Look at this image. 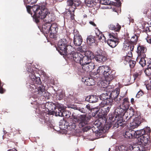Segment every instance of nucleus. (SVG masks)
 Returning <instances> with one entry per match:
<instances>
[{"label": "nucleus", "mask_w": 151, "mask_h": 151, "mask_svg": "<svg viewBox=\"0 0 151 151\" xmlns=\"http://www.w3.org/2000/svg\"><path fill=\"white\" fill-rule=\"evenodd\" d=\"M27 72L29 74L30 81H32L33 83L29 85V87H28L31 91L34 90V92L35 95H37V97L45 96V93H46L45 87L40 85L42 82L39 77L40 75L37 71L31 69L30 67L28 68Z\"/></svg>", "instance_id": "obj_1"}, {"label": "nucleus", "mask_w": 151, "mask_h": 151, "mask_svg": "<svg viewBox=\"0 0 151 151\" xmlns=\"http://www.w3.org/2000/svg\"><path fill=\"white\" fill-rule=\"evenodd\" d=\"M125 109L124 107H119L115 110L114 114H109V120L110 122L109 125H108V129L112 126L113 128L116 127L117 128L119 126L123 127L124 125L122 123L123 119L125 118L127 121L132 118L131 116L129 117L125 115V112L127 109ZM125 120V119L124 121Z\"/></svg>", "instance_id": "obj_2"}, {"label": "nucleus", "mask_w": 151, "mask_h": 151, "mask_svg": "<svg viewBox=\"0 0 151 151\" xmlns=\"http://www.w3.org/2000/svg\"><path fill=\"white\" fill-rule=\"evenodd\" d=\"M47 5L46 2H43L39 5L33 7L32 9L34 12L33 17L35 18L37 23L39 22L40 19H45L46 23H50L53 21L52 16L46 8Z\"/></svg>", "instance_id": "obj_3"}, {"label": "nucleus", "mask_w": 151, "mask_h": 151, "mask_svg": "<svg viewBox=\"0 0 151 151\" xmlns=\"http://www.w3.org/2000/svg\"><path fill=\"white\" fill-rule=\"evenodd\" d=\"M48 112H45L41 110L40 108L36 109V113L38 114L40 117V120L42 122H44L45 123L47 124L50 121L49 116L51 115H55L56 116V111L57 113L62 111L63 108L62 107V105L58 103H49L45 105Z\"/></svg>", "instance_id": "obj_4"}, {"label": "nucleus", "mask_w": 151, "mask_h": 151, "mask_svg": "<svg viewBox=\"0 0 151 151\" xmlns=\"http://www.w3.org/2000/svg\"><path fill=\"white\" fill-rule=\"evenodd\" d=\"M101 76H104L105 78V80L103 81L102 85L106 87L110 84V82L113 79L115 75L112 73L110 67L107 65H102L99 66L97 70Z\"/></svg>", "instance_id": "obj_5"}, {"label": "nucleus", "mask_w": 151, "mask_h": 151, "mask_svg": "<svg viewBox=\"0 0 151 151\" xmlns=\"http://www.w3.org/2000/svg\"><path fill=\"white\" fill-rule=\"evenodd\" d=\"M72 119L75 122H77L78 123V125L79 127L81 128L84 127L87 124L90 118L86 117L85 115H81L78 117L75 113H73L72 115Z\"/></svg>", "instance_id": "obj_6"}, {"label": "nucleus", "mask_w": 151, "mask_h": 151, "mask_svg": "<svg viewBox=\"0 0 151 151\" xmlns=\"http://www.w3.org/2000/svg\"><path fill=\"white\" fill-rule=\"evenodd\" d=\"M95 58L98 62L103 63L107 60V55L105 52L99 48L95 52Z\"/></svg>", "instance_id": "obj_7"}, {"label": "nucleus", "mask_w": 151, "mask_h": 151, "mask_svg": "<svg viewBox=\"0 0 151 151\" xmlns=\"http://www.w3.org/2000/svg\"><path fill=\"white\" fill-rule=\"evenodd\" d=\"M110 92H107L102 93L100 97V98L102 101L101 104H103L112 105V100L110 98Z\"/></svg>", "instance_id": "obj_8"}, {"label": "nucleus", "mask_w": 151, "mask_h": 151, "mask_svg": "<svg viewBox=\"0 0 151 151\" xmlns=\"http://www.w3.org/2000/svg\"><path fill=\"white\" fill-rule=\"evenodd\" d=\"M58 29V25L56 23H50L49 32L50 37L55 39Z\"/></svg>", "instance_id": "obj_9"}, {"label": "nucleus", "mask_w": 151, "mask_h": 151, "mask_svg": "<svg viewBox=\"0 0 151 151\" xmlns=\"http://www.w3.org/2000/svg\"><path fill=\"white\" fill-rule=\"evenodd\" d=\"M74 49L71 45H68L62 51H61L60 54L61 55L66 56L68 58H70V56L73 53L75 52L74 51Z\"/></svg>", "instance_id": "obj_10"}, {"label": "nucleus", "mask_w": 151, "mask_h": 151, "mask_svg": "<svg viewBox=\"0 0 151 151\" xmlns=\"http://www.w3.org/2000/svg\"><path fill=\"white\" fill-rule=\"evenodd\" d=\"M68 45V42L66 39H61L59 40L58 43V47L56 48V49L60 53L61 51H62Z\"/></svg>", "instance_id": "obj_11"}, {"label": "nucleus", "mask_w": 151, "mask_h": 151, "mask_svg": "<svg viewBox=\"0 0 151 151\" xmlns=\"http://www.w3.org/2000/svg\"><path fill=\"white\" fill-rule=\"evenodd\" d=\"M101 108L100 109L99 113L103 116L106 115L109 111L111 106L110 104H101L100 105Z\"/></svg>", "instance_id": "obj_12"}, {"label": "nucleus", "mask_w": 151, "mask_h": 151, "mask_svg": "<svg viewBox=\"0 0 151 151\" xmlns=\"http://www.w3.org/2000/svg\"><path fill=\"white\" fill-rule=\"evenodd\" d=\"M83 57V55L81 53L77 52L73 53L70 56V59H73L74 61L78 63H80L82 58Z\"/></svg>", "instance_id": "obj_13"}, {"label": "nucleus", "mask_w": 151, "mask_h": 151, "mask_svg": "<svg viewBox=\"0 0 151 151\" xmlns=\"http://www.w3.org/2000/svg\"><path fill=\"white\" fill-rule=\"evenodd\" d=\"M67 4L68 6H70L69 9H76L77 6H78L80 4L79 0H68Z\"/></svg>", "instance_id": "obj_14"}, {"label": "nucleus", "mask_w": 151, "mask_h": 151, "mask_svg": "<svg viewBox=\"0 0 151 151\" xmlns=\"http://www.w3.org/2000/svg\"><path fill=\"white\" fill-rule=\"evenodd\" d=\"M147 49L146 47L142 45H139L137 47V52L138 54V56H141L143 57L146 55L145 53L147 51Z\"/></svg>", "instance_id": "obj_15"}, {"label": "nucleus", "mask_w": 151, "mask_h": 151, "mask_svg": "<svg viewBox=\"0 0 151 151\" xmlns=\"http://www.w3.org/2000/svg\"><path fill=\"white\" fill-rule=\"evenodd\" d=\"M95 65L93 63L91 62L85 64L82 66V68L83 70L86 72H90L94 68Z\"/></svg>", "instance_id": "obj_16"}, {"label": "nucleus", "mask_w": 151, "mask_h": 151, "mask_svg": "<svg viewBox=\"0 0 151 151\" xmlns=\"http://www.w3.org/2000/svg\"><path fill=\"white\" fill-rule=\"evenodd\" d=\"M124 47L126 50L133 51L134 48V44L131 42L129 40H126L124 43Z\"/></svg>", "instance_id": "obj_17"}, {"label": "nucleus", "mask_w": 151, "mask_h": 151, "mask_svg": "<svg viewBox=\"0 0 151 151\" xmlns=\"http://www.w3.org/2000/svg\"><path fill=\"white\" fill-rule=\"evenodd\" d=\"M83 42L81 36L79 35H74L73 39V43L76 46H80Z\"/></svg>", "instance_id": "obj_18"}, {"label": "nucleus", "mask_w": 151, "mask_h": 151, "mask_svg": "<svg viewBox=\"0 0 151 151\" xmlns=\"http://www.w3.org/2000/svg\"><path fill=\"white\" fill-rule=\"evenodd\" d=\"M82 81L87 86H91L95 84V81L92 78L85 77L82 79Z\"/></svg>", "instance_id": "obj_19"}, {"label": "nucleus", "mask_w": 151, "mask_h": 151, "mask_svg": "<svg viewBox=\"0 0 151 151\" xmlns=\"http://www.w3.org/2000/svg\"><path fill=\"white\" fill-rule=\"evenodd\" d=\"M135 133L134 131L132 130H128L124 132L123 134V136L127 139L133 138Z\"/></svg>", "instance_id": "obj_20"}, {"label": "nucleus", "mask_w": 151, "mask_h": 151, "mask_svg": "<svg viewBox=\"0 0 151 151\" xmlns=\"http://www.w3.org/2000/svg\"><path fill=\"white\" fill-rule=\"evenodd\" d=\"M140 119L139 117L135 118L133 122L130 123V126L132 129L137 127L141 124Z\"/></svg>", "instance_id": "obj_21"}, {"label": "nucleus", "mask_w": 151, "mask_h": 151, "mask_svg": "<svg viewBox=\"0 0 151 151\" xmlns=\"http://www.w3.org/2000/svg\"><path fill=\"white\" fill-rule=\"evenodd\" d=\"M120 89L119 88H116L111 92H110V98L112 99V102L113 100L116 97H119L120 93Z\"/></svg>", "instance_id": "obj_22"}, {"label": "nucleus", "mask_w": 151, "mask_h": 151, "mask_svg": "<svg viewBox=\"0 0 151 151\" xmlns=\"http://www.w3.org/2000/svg\"><path fill=\"white\" fill-rule=\"evenodd\" d=\"M98 97L96 95L88 96L86 98V101L91 103H94L97 101Z\"/></svg>", "instance_id": "obj_23"}, {"label": "nucleus", "mask_w": 151, "mask_h": 151, "mask_svg": "<svg viewBox=\"0 0 151 151\" xmlns=\"http://www.w3.org/2000/svg\"><path fill=\"white\" fill-rule=\"evenodd\" d=\"M59 112L57 113L56 112V116H63L68 118L70 116L71 114V113L70 111H65L64 109Z\"/></svg>", "instance_id": "obj_24"}, {"label": "nucleus", "mask_w": 151, "mask_h": 151, "mask_svg": "<svg viewBox=\"0 0 151 151\" xmlns=\"http://www.w3.org/2000/svg\"><path fill=\"white\" fill-rule=\"evenodd\" d=\"M109 28L111 30L119 32L121 28V27L118 23H116L115 25L113 24H110L109 25Z\"/></svg>", "instance_id": "obj_25"}, {"label": "nucleus", "mask_w": 151, "mask_h": 151, "mask_svg": "<svg viewBox=\"0 0 151 151\" xmlns=\"http://www.w3.org/2000/svg\"><path fill=\"white\" fill-rule=\"evenodd\" d=\"M50 24V23L46 22L44 24L42 25V28L41 30V31L45 34H47L49 33Z\"/></svg>", "instance_id": "obj_26"}, {"label": "nucleus", "mask_w": 151, "mask_h": 151, "mask_svg": "<svg viewBox=\"0 0 151 151\" xmlns=\"http://www.w3.org/2000/svg\"><path fill=\"white\" fill-rule=\"evenodd\" d=\"M146 55L143 57L142 56H137L136 59V60L137 62H138L141 65L142 67H144L146 65V60L145 58H146Z\"/></svg>", "instance_id": "obj_27"}, {"label": "nucleus", "mask_w": 151, "mask_h": 151, "mask_svg": "<svg viewBox=\"0 0 151 151\" xmlns=\"http://www.w3.org/2000/svg\"><path fill=\"white\" fill-rule=\"evenodd\" d=\"M122 103V107H124L125 109H128L130 104L128 97L123 98Z\"/></svg>", "instance_id": "obj_28"}, {"label": "nucleus", "mask_w": 151, "mask_h": 151, "mask_svg": "<svg viewBox=\"0 0 151 151\" xmlns=\"http://www.w3.org/2000/svg\"><path fill=\"white\" fill-rule=\"evenodd\" d=\"M134 137L138 138V139H139L141 136L144 135L146 133L145 130L143 129L134 131Z\"/></svg>", "instance_id": "obj_29"}, {"label": "nucleus", "mask_w": 151, "mask_h": 151, "mask_svg": "<svg viewBox=\"0 0 151 151\" xmlns=\"http://www.w3.org/2000/svg\"><path fill=\"white\" fill-rule=\"evenodd\" d=\"M108 44L111 47L114 48L115 47L118 43V40H112V39H109L107 41Z\"/></svg>", "instance_id": "obj_30"}, {"label": "nucleus", "mask_w": 151, "mask_h": 151, "mask_svg": "<svg viewBox=\"0 0 151 151\" xmlns=\"http://www.w3.org/2000/svg\"><path fill=\"white\" fill-rule=\"evenodd\" d=\"M142 72V68L141 67L138 68V70L136 69V72L133 75L134 80L139 79Z\"/></svg>", "instance_id": "obj_31"}, {"label": "nucleus", "mask_w": 151, "mask_h": 151, "mask_svg": "<svg viewBox=\"0 0 151 151\" xmlns=\"http://www.w3.org/2000/svg\"><path fill=\"white\" fill-rule=\"evenodd\" d=\"M138 141H139L141 144L146 145H147L150 142L149 140L144 135L142 136L139 139H138Z\"/></svg>", "instance_id": "obj_32"}, {"label": "nucleus", "mask_w": 151, "mask_h": 151, "mask_svg": "<svg viewBox=\"0 0 151 151\" xmlns=\"http://www.w3.org/2000/svg\"><path fill=\"white\" fill-rule=\"evenodd\" d=\"M87 42L90 45L95 43L96 41V37L92 35L88 36L87 38Z\"/></svg>", "instance_id": "obj_33"}, {"label": "nucleus", "mask_w": 151, "mask_h": 151, "mask_svg": "<svg viewBox=\"0 0 151 151\" xmlns=\"http://www.w3.org/2000/svg\"><path fill=\"white\" fill-rule=\"evenodd\" d=\"M69 123L66 119H63L61 120L59 123V125L61 127V128H67V126L69 125Z\"/></svg>", "instance_id": "obj_34"}, {"label": "nucleus", "mask_w": 151, "mask_h": 151, "mask_svg": "<svg viewBox=\"0 0 151 151\" xmlns=\"http://www.w3.org/2000/svg\"><path fill=\"white\" fill-rule=\"evenodd\" d=\"M91 62V60L90 59H89L86 56H83V57L82 58V59H81L80 64L82 66L85 64H87Z\"/></svg>", "instance_id": "obj_35"}, {"label": "nucleus", "mask_w": 151, "mask_h": 151, "mask_svg": "<svg viewBox=\"0 0 151 151\" xmlns=\"http://www.w3.org/2000/svg\"><path fill=\"white\" fill-rule=\"evenodd\" d=\"M93 125H94L95 127H99L101 129L104 128L103 124L101 122V120L99 119H97L94 122Z\"/></svg>", "instance_id": "obj_36"}, {"label": "nucleus", "mask_w": 151, "mask_h": 151, "mask_svg": "<svg viewBox=\"0 0 151 151\" xmlns=\"http://www.w3.org/2000/svg\"><path fill=\"white\" fill-rule=\"evenodd\" d=\"M99 32H96V34L99 40H102L104 41L106 40V38L104 35H103L102 32H101L99 30H98Z\"/></svg>", "instance_id": "obj_37"}, {"label": "nucleus", "mask_w": 151, "mask_h": 151, "mask_svg": "<svg viewBox=\"0 0 151 151\" xmlns=\"http://www.w3.org/2000/svg\"><path fill=\"white\" fill-rule=\"evenodd\" d=\"M35 5H34L32 7L31 6L29 5L26 6V8L27 9V11L28 13L30 14L31 16L33 17V18H34L35 19V17H33V15L34 14V12L32 9V8H33V7Z\"/></svg>", "instance_id": "obj_38"}, {"label": "nucleus", "mask_w": 151, "mask_h": 151, "mask_svg": "<svg viewBox=\"0 0 151 151\" xmlns=\"http://www.w3.org/2000/svg\"><path fill=\"white\" fill-rule=\"evenodd\" d=\"M100 3L102 4L105 5H116V3H114V2H111V1H107L105 0H102L101 1Z\"/></svg>", "instance_id": "obj_39"}, {"label": "nucleus", "mask_w": 151, "mask_h": 151, "mask_svg": "<svg viewBox=\"0 0 151 151\" xmlns=\"http://www.w3.org/2000/svg\"><path fill=\"white\" fill-rule=\"evenodd\" d=\"M85 56H86L88 58L90 59L91 60V59L94 58V56L93 55V53L90 51H86L85 52Z\"/></svg>", "instance_id": "obj_40"}, {"label": "nucleus", "mask_w": 151, "mask_h": 151, "mask_svg": "<svg viewBox=\"0 0 151 151\" xmlns=\"http://www.w3.org/2000/svg\"><path fill=\"white\" fill-rule=\"evenodd\" d=\"M69 125L67 126L68 130H70L71 131H73L74 130L76 127V124L75 123L70 122L69 123Z\"/></svg>", "instance_id": "obj_41"}, {"label": "nucleus", "mask_w": 151, "mask_h": 151, "mask_svg": "<svg viewBox=\"0 0 151 151\" xmlns=\"http://www.w3.org/2000/svg\"><path fill=\"white\" fill-rule=\"evenodd\" d=\"M150 27H146L143 30L144 32H146L147 35V37H151V28Z\"/></svg>", "instance_id": "obj_42"}, {"label": "nucleus", "mask_w": 151, "mask_h": 151, "mask_svg": "<svg viewBox=\"0 0 151 151\" xmlns=\"http://www.w3.org/2000/svg\"><path fill=\"white\" fill-rule=\"evenodd\" d=\"M75 9H69L68 10V15H70V17L71 19L73 20L74 19V12Z\"/></svg>", "instance_id": "obj_43"}, {"label": "nucleus", "mask_w": 151, "mask_h": 151, "mask_svg": "<svg viewBox=\"0 0 151 151\" xmlns=\"http://www.w3.org/2000/svg\"><path fill=\"white\" fill-rule=\"evenodd\" d=\"M133 43L135 45L138 40V37L136 35L132 36L131 39L129 40Z\"/></svg>", "instance_id": "obj_44"}, {"label": "nucleus", "mask_w": 151, "mask_h": 151, "mask_svg": "<svg viewBox=\"0 0 151 151\" xmlns=\"http://www.w3.org/2000/svg\"><path fill=\"white\" fill-rule=\"evenodd\" d=\"M90 75L91 77L94 78H99L101 75L97 71V72H92Z\"/></svg>", "instance_id": "obj_45"}, {"label": "nucleus", "mask_w": 151, "mask_h": 151, "mask_svg": "<svg viewBox=\"0 0 151 151\" xmlns=\"http://www.w3.org/2000/svg\"><path fill=\"white\" fill-rule=\"evenodd\" d=\"M123 98V97L120 96L119 97H116L113 100L117 104H122Z\"/></svg>", "instance_id": "obj_46"}, {"label": "nucleus", "mask_w": 151, "mask_h": 151, "mask_svg": "<svg viewBox=\"0 0 151 151\" xmlns=\"http://www.w3.org/2000/svg\"><path fill=\"white\" fill-rule=\"evenodd\" d=\"M109 39H112V40H118L117 39V34L116 33V34L114 33H109Z\"/></svg>", "instance_id": "obj_47"}, {"label": "nucleus", "mask_w": 151, "mask_h": 151, "mask_svg": "<svg viewBox=\"0 0 151 151\" xmlns=\"http://www.w3.org/2000/svg\"><path fill=\"white\" fill-rule=\"evenodd\" d=\"M85 3L88 6L91 7L93 6L94 4L92 0H85Z\"/></svg>", "instance_id": "obj_48"}, {"label": "nucleus", "mask_w": 151, "mask_h": 151, "mask_svg": "<svg viewBox=\"0 0 151 151\" xmlns=\"http://www.w3.org/2000/svg\"><path fill=\"white\" fill-rule=\"evenodd\" d=\"M129 66L132 69L134 68L135 67L136 62L135 61L131 60L129 62Z\"/></svg>", "instance_id": "obj_49"}, {"label": "nucleus", "mask_w": 151, "mask_h": 151, "mask_svg": "<svg viewBox=\"0 0 151 151\" xmlns=\"http://www.w3.org/2000/svg\"><path fill=\"white\" fill-rule=\"evenodd\" d=\"M91 128L93 132L96 133L98 132L100 130H102L103 129H101L100 128H99V127H95L94 125H93Z\"/></svg>", "instance_id": "obj_50"}, {"label": "nucleus", "mask_w": 151, "mask_h": 151, "mask_svg": "<svg viewBox=\"0 0 151 151\" xmlns=\"http://www.w3.org/2000/svg\"><path fill=\"white\" fill-rule=\"evenodd\" d=\"M86 109H87V112L88 111H91L92 109H94L95 108L91 106L90 104H88L86 106Z\"/></svg>", "instance_id": "obj_51"}, {"label": "nucleus", "mask_w": 151, "mask_h": 151, "mask_svg": "<svg viewBox=\"0 0 151 151\" xmlns=\"http://www.w3.org/2000/svg\"><path fill=\"white\" fill-rule=\"evenodd\" d=\"M79 110L80 111L83 113H86L87 112V109H86L85 106L84 107H80Z\"/></svg>", "instance_id": "obj_52"}, {"label": "nucleus", "mask_w": 151, "mask_h": 151, "mask_svg": "<svg viewBox=\"0 0 151 151\" xmlns=\"http://www.w3.org/2000/svg\"><path fill=\"white\" fill-rule=\"evenodd\" d=\"M37 0H26L27 4H32L36 3Z\"/></svg>", "instance_id": "obj_53"}, {"label": "nucleus", "mask_w": 151, "mask_h": 151, "mask_svg": "<svg viewBox=\"0 0 151 151\" xmlns=\"http://www.w3.org/2000/svg\"><path fill=\"white\" fill-rule=\"evenodd\" d=\"M130 58H131L129 57L126 55L125 56L123 57V60H124V61L126 62V63L127 62H129V61L131 60H130Z\"/></svg>", "instance_id": "obj_54"}, {"label": "nucleus", "mask_w": 151, "mask_h": 151, "mask_svg": "<svg viewBox=\"0 0 151 151\" xmlns=\"http://www.w3.org/2000/svg\"><path fill=\"white\" fill-rule=\"evenodd\" d=\"M91 127L89 126H87L83 128L82 129L83 131V132H87L89 130L91 129Z\"/></svg>", "instance_id": "obj_55"}, {"label": "nucleus", "mask_w": 151, "mask_h": 151, "mask_svg": "<svg viewBox=\"0 0 151 151\" xmlns=\"http://www.w3.org/2000/svg\"><path fill=\"white\" fill-rule=\"evenodd\" d=\"M143 94V92L142 91H139L137 94L136 97L137 98H139L142 96Z\"/></svg>", "instance_id": "obj_56"}, {"label": "nucleus", "mask_w": 151, "mask_h": 151, "mask_svg": "<svg viewBox=\"0 0 151 151\" xmlns=\"http://www.w3.org/2000/svg\"><path fill=\"white\" fill-rule=\"evenodd\" d=\"M57 97L59 99V100H61L63 97V94L61 93H58L57 95Z\"/></svg>", "instance_id": "obj_57"}, {"label": "nucleus", "mask_w": 151, "mask_h": 151, "mask_svg": "<svg viewBox=\"0 0 151 151\" xmlns=\"http://www.w3.org/2000/svg\"><path fill=\"white\" fill-rule=\"evenodd\" d=\"M77 51H79L81 52H83L84 50V49H83L82 47V46H81L79 47H78L77 49Z\"/></svg>", "instance_id": "obj_58"}, {"label": "nucleus", "mask_w": 151, "mask_h": 151, "mask_svg": "<svg viewBox=\"0 0 151 151\" xmlns=\"http://www.w3.org/2000/svg\"><path fill=\"white\" fill-rule=\"evenodd\" d=\"M132 151H140V150L139 147H135L132 148Z\"/></svg>", "instance_id": "obj_59"}, {"label": "nucleus", "mask_w": 151, "mask_h": 151, "mask_svg": "<svg viewBox=\"0 0 151 151\" xmlns=\"http://www.w3.org/2000/svg\"><path fill=\"white\" fill-rule=\"evenodd\" d=\"M132 51H130L129 50V51L128 52V55H127L130 58L132 57Z\"/></svg>", "instance_id": "obj_60"}, {"label": "nucleus", "mask_w": 151, "mask_h": 151, "mask_svg": "<svg viewBox=\"0 0 151 151\" xmlns=\"http://www.w3.org/2000/svg\"><path fill=\"white\" fill-rule=\"evenodd\" d=\"M118 3L117 6H120L121 5V3L120 0H116Z\"/></svg>", "instance_id": "obj_61"}, {"label": "nucleus", "mask_w": 151, "mask_h": 151, "mask_svg": "<svg viewBox=\"0 0 151 151\" xmlns=\"http://www.w3.org/2000/svg\"><path fill=\"white\" fill-rule=\"evenodd\" d=\"M5 90L2 88V87H0V93H3Z\"/></svg>", "instance_id": "obj_62"}, {"label": "nucleus", "mask_w": 151, "mask_h": 151, "mask_svg": "<svg viewBox=\"0 0 151 151\" xmlns=\"http://www.w3.org/2000/svg\"><path fill=\"white\" fill-rule=\"evenodd\" d=\"M89 23L91 24L93 26H94V27L96 26V25L95 24V23L94 22L92 21H90L89 22Z\"/></svg>", "instance_id": "obj_63"}, {"label": "nucleus", "mask_w": 151, "mask_h": 151, "mask_svg": "<svg viewBox=\"0 0 151 151\" xmlns=\"http://www.w3.org/2000/svg\"><path fill=\"white\" fill-rule=\"evenodd\" d=\"M131 102L132 104H134V98H131Z\"/></svg>", "instance_id": "obj_64"}]
</instances>
